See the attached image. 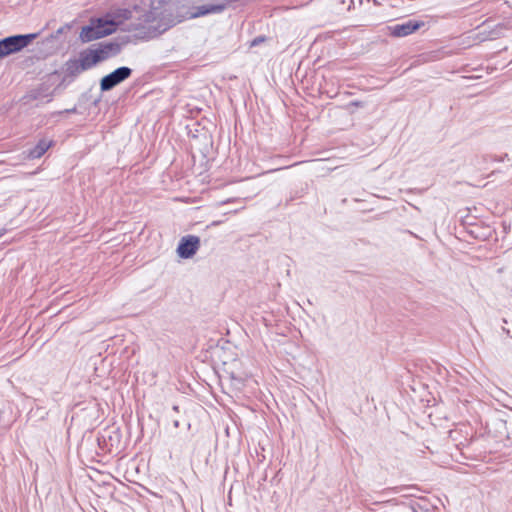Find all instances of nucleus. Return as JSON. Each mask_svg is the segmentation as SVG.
I'll list each match as a JSON object with an SVG mask.
<instances>
[{
    "mask_svg": "<svg viewBox=\"0 0 512 512\" xmlns=\"http://www.w3.org/2000/svg\"><path fill=\"white\" fill-rule=\"evenodd\" d=\"M2 236V233H0V237Z\"/></svg>",
    "mask_w": 512,
    "mask_h": 512,
    "instance_id": "13",
    "label": "nucleus"
},
{
    "mask_svg": "<svg viewBox=\"0 0 512 512\" xmlns=\"http://www.w3.org/2000/svg\"><path fill=\"white\" fill-rule=\"evenodd\" d=\"M232 382H233V385H234L237 389H240V388H241L242 380H241L240 378L232 377Z\"/></svg>",
    "mask_w": 512,
    "mask_h": 512,
    "instance_id": "10",
    "label": "nucleus"
},
{
    "mask_svg": "<svg viewBox=\"0 0 512 512\" xmlns=\"http://www.w3.org/2000/svg\"><path fill=\"white\" fill-rule=\"evenodd\" d=\"M132 70L128 67H120L110 74L104 76L100 82L102 91H109L116 85L130 77Z\"/></svg>",
    "mask_w": 512,
    "mask_h": 512,
    "instance_id": "4",
    "label": "nucleus"
},
{
    "mask_svg": "<svg viewBox=\"0 0 512 512\" xmlns=\"http://www.w3.org/2000/svg\"><path fill=\"white\" fill-rule=\"evenodd\" d=\"M222 9H223L222 6L203 7V10H201L198 14L199 15H204V14L211 13V12L221 11Z\"/></svg>",
    "mask_w": 512,
    "mask_h": 512,
    "instance_id": "9",
    "label": "nucleus"
},
{
    "mask_svg": "<svg viewBox=\"0 0 512 512\" xmlns=\"http://www.w3.org/2000/svg\"><path fill=\"white\" fill-rule=\"evenodd\" d=\"M53 144V141L42 139L38 142V144L30 150L29 157L30 158H40Z\"/></svg>",
    "mask_w": 512,
    "mask_h": 512,
    "instance_id": "7",
    "label": "nucleus"
},
{
    "mask_svg": "<svg viewBox=\"0 0 512 512\" xmlns=\"http://www.w3.org/2000/svg\"><path fill=\"white\" fill-rule=\"evenodd\" d=\"M257 43V39H255L253 42H252V45H255Z\"/></svg>",
    "mask_w": 512,
    "mask_h": 512,
    "instance_id": "11",
    "label": "nucleus"
},
{
    "mask_svg": "<svg viewBox=\"0 0 512 512\" xmlns=\"http://www.w3.org/2000/svg\"><path fill=\"white\" fill-rule=\"evenodd\" d=\"M422 25V22L409 20L402 24L388 26L387 31L391 36L400 38L414 33L416 30L422 27Z\"/></svg>",
    "mask_w": 512,
    "mask_h": 512,
    "instance_id": "6",
    "label": "nucleus"
},
{
    "mask_svg": "<svg viewBox=\"0 0 512 512\" xmlns=\"http://www.w3.org/2000/svg\"><path fill=\"white\" fill-rule=\"evenodd\" d=\"M62 32H63V29H62V28H60V29L58 30V33H62Z\"/></svg>",
    "mask_w": 512,
    "mask_h": 512,
    "instance_id": "12",
    "label": "nucleus"
},
{
    "mask_svg": "<svg viewBox=\"0 0 512 512\" xmlns=\"http://www.w3.org/2000/svg\"><path fill=\"white\" fill-rule=\"evenodd\" d=\"M112 48V45H107L102 49L88 48L81 51L78 55L80 65L84 71L91 69L98 63L104 61L108 57V52Z\"/></svg>",
    "mask_w": 512,
    "mask_h": 512,
    "instance_id": "3",
    "label": "nucleus"
},
{
    "mask_svg": "<svg viewBox=\"0 0 512 512\" xmlns=\"http://www.w3.org/2000/svg\"><path fill=\"white\" fill-rule=\"evenodd\" d=\"M200 246V239L197 236L183 237L177 247V254L179 257L188 259L191 258Z\"/></svg>",
    "mask_w": 512,
    "mask_h": 512,
    "instance_id": "5",
    "label": "nucleus"
},
{
    "mask_svg": "<svg viewBox=\"0 0 512 512\" xmlns=\"http://www.w3.org/2000/svg\"><path fill=\"white\" fill-rule=\"evenodd\" d=\"M80 61L78 58L70 59L65 63V72L69 76H77L80 73L84 72L82 66L80 65Z\"/></svg>",
    "mask_w": 512,
    "mask_h": 512,
    "instance_id": "8",
    "label": "nucleus"
},
{
    "mask_svg": "<svg viewBox=\"0 0 512 512\" xmlns=\"http://www.w3.org/2000/svg\"><path fill=\"white\" fill-rule=\"evenodd\" d=\"M121 21L117 17L106 16L104 18L92 19L90 24L84 26L79 34L82 42H91L100 39L116 31Z\"/></svg>",
    "mask_w": 512,
    "mask_h": 512,
    "instance_id": "1",
    "label": "nucleus"
},
{
    "mask_svg": "<svg viewBox=\"0 0 512 512\" xmlns=\"http://www.w3.org/2000/svg\"><path fill=\"white\" fill-rule=\"evenodd\" d=\"M37 34L15 35L0 40V58L16 53L30 44Z\"/></svg>",
    "mask_w": 512,
    "mask_h": 512,
    "instance_id": "2",
    "label": "nucleus"
}]
</instances>
